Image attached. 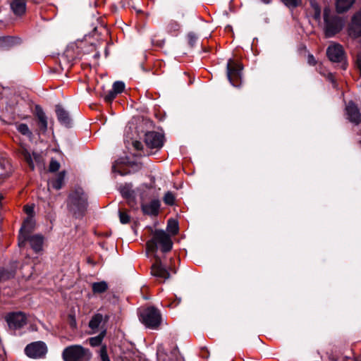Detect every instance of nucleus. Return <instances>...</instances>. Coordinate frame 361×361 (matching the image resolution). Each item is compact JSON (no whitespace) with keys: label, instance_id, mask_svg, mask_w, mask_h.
I'll return each mask as SVG.
<instances>
[{"label":"nucleus","instance_id":"nucleus-1","mask_svg":"<svg viewBox=\"0 0 361 361\" xmlns=\"http://www.w3.org/2000/svg\"><path fill=\"white\" fill-rule=\"evenodd\" d=\"M36 228L35 204L24 207V241L38 252L42 250L44 237L42 234H30Z\"/></svg>","mask_w":361,"mask_h":361},{"label":"nucleus","instance_id":"nucleus-2","mask_svg":"<svg viewBox=\"0 0 361 361\" xmlns=\"http://www.w3.org/2000/svg\"><path fill=\"white\" fill-rule=\"evenodd\" d=\"M173 243L171 237L163 230H155L153 237L147 242V249L150 252H156L158 246L161 251L168 252L172 249Z\"/></svg>","mask_w":361,"mask_h":361},{"label":"nucleus","instance_id":"nucleus-3","mask_svg":"<svg viewBox=\"0 0 361 361\" xmlns=\"http://www.w3.org/2000/svg\"><path fill=\"white\" fill-rule=\"evenodd\" d=\"M87 206V197L81 188H77L68 197V207L75 215H81Z\"/></svg>","mask_w":361,"mask_h":361},{"label":"nucleus","instance_id":"nucleus-4","mask_svg":"<svg viewBox=\"0 0 361 361\" xmlns=\"http://www.w3.org/2000/svg\"><path fill=\"white\" fill-rule=\"evenodd\" d=\"M62 357L64 361H90L92 353L80 345H72L64 348Z\"/></svg>","mask_w":361,"mask_h":361},{"label":"nucleus","instance_id":"nucleus-5","mask_svg":"<svg viewBox=\"0 0 361 361\" xmlns=\"http://www.w3.org/2000/svg\"><path fill=\"white\" fill-rule=\"evenodd\" d=\"M331 10L329 7L324 9V33L326 37H331L339 32L343 27V22L339 17L331 16Z\"/></svg>","mask_w":361,"mask_h":361},{"label":"nucleus","instance_id":"nucleus-6","mask_svg":"<svg viewBox=\"0 0 361 361\" xmlns=\"http://www.w3.org/2000/svg\"><path fill=\"white\" fill-rule=\"evenodd\" d=\"M161 317L160 312L154 307L147 308L141 314V320L148 328H158L161 323Z\"/></svg>","mask_w":361,"mask_h":361},{"label":"nucleus","instance_id":"nucleus-7","mask_svg":"<svg viewBox=\"0 0 361 361\" xmlns=\"http://www.w3.org/2000/svg\"><path fill=\"white\" fill-rule=\"evenodd\" d=\"M25 351L29 357L38 359L45 355L47 352V348L44 343L37 341L27 345Z\"/></svg>","mask_w":361,"mask_h":361},{"label":"nucleus","instance_id":"nucleus-8","mask_svg":"<svg viewBox=\"0 0 361 361\" xmlns=\"http://www.w3.org/2000/svg\"><path fill=\"white\" fill-rule=\"evenodd\" d=\"M242 66L239 64L234 63L232 59H229L227 63V77L230 82L233 86H239L238 82L241 78Z\"/></svg>","mask_w":361,"mask_h":361},{"label":"nucleus","instance_id":"nucleus-9","mask_svg":"<svg viewBox=\"0 0 361 361\" xmlns=\"http://www.w3.org/2000/svg\"><path fill=\"white\" fill-rule=\"evenodd\" d=\"M155 262L152 265L151 274L152 276L158 278L162 281H166L170 278V274L167 269L162 265L160 257L157 255H154Z\"/></svg>","mask_w":361,"mask_h":361},{"label":"nucleus","instance_id":"nucleus-10","mask_svg":"<svg viewBox=\"0 0 361 361\" xmlns=\"http://www.w3.org/2000/svg\"><path fill=\"white\" fill-rule=\"evenodd\" d=\"M326 54L329 60L332 62L341 63L344 61V51L339 44L330 45L326 50Z\"/></svg>","mask_w":361,"mask_h":361},{"label":"nucleus","instance_id":"nucleus-11","mask_svg":"<svg viewBox=\"0 0 361 361\" xmlns=\"http://www.w3.org/2000/svg\"><path fill=\"white\" fill-rule=\"evenodd\" d=\"M164 137L157 132H148L145 136V142L150 149H159L163 145Z\"/></svg>","mask_w":361,"mask_h":361},{"label":"nucleus","instance_id":"nucleus-12","mask_svg":"<svg viewBox=\"0 0 361 361\" xmlns=\"http://www.w3.org/2000/svg\"><path fill=\"white\" fill-rule=\"evenodd\" d=\"M348 34L353 38L361 36V10L353 16L348 27Z\"/></svg>","mask_w":361,"mask_h":361},{"label":"nucleus","instance_id":"nucleus-13","mask_svg":"<svg viewBox=\"0 0 361 361\" xmlns=\"http://www.w3.org/2000/svg\"><path fill=\"white\" fill-rule=\"evenodd\" d=\"M6 319L11 329H20L23 325V312L20 311L9 313Z\"/></svg>","mask_w":361,"mask_h":361},{"label":"nucleus","instance_id":"nucleus-14","mask_svg":"<svg viewBox=\"0 0 361 361\" xmlns=\"http://www.w3.org/2000/svg\"><path fill=\"white\" fill-rule=\"evenodd\" d=\"M38 121L39 130L42 133H46L48 128L47 117L39 105H35V111H32Z\"/></svg>","mask_w":361,"mask_h":361},{"label":"nucleus","instance_id":"nucleus-15","mask_svg":"<svg viewBox=\"0 0 361 361\" xmlns=\"http://www.w3.org/2000/svg\"><path fill=\"white\" fill-rule=\"evenodd\" d=\"M346 113L350 121L357 125L361 121V114L357 107L353 103H349L346 106Z\"/></svg>","mask_w":361,"mask_h":361},{"label":"nucleus","instance_id":"nucleus-16","mask_svg":"<svg viewBox=\"0 0 361 361\" xmlns=\"http://www.w3.org/2000/svg\"><path fill=\"white\" fill-rule=\"evenodd\" d=\"M73 55L71 50H66L59 57V63L62 70H68L72 66Z\"/></svg>","mask_w":361,"mask_h":361},{"label":"nucleus","instance_id":"nucleus-17","mask_svg":"<svg viewBox=\"0 0 361 361\" xmlns=\"http://www.w3.org/2000/svg\"><path fill=\"white\" fill-rule=\"evenodd\" d=\"M160 207V202L159 200H152L150 202L142 204V210L145 214L157 215Z\"/></svg>","mask_w":361,"mask_h":361},{"label":"nucleus","instance_id":"nucleus-18","mask_svg":"<svg viewBox=\"0 0 361 361\" xmlns=\"http://www.w3.org/2000/svg\"><path fill=\"white\" fill-rule=\"evenodd\" d=\"M56 113L60 123L66 126L70 127L71 125V118L69 114L60 105H56Z\"/></svg>","mask_w":361,"mask_h":361},{"label":"nucleus","instance_id":"nucleus-19","mask_svg":"<svg viewBox=\"0 0 361 361\" xmlns=\"http://www.w3.org/2000/svg\"><path fill=\"white\" fill-rule=\"evenodd\" d=\"M24 160L28 164L32 169H34L35 164H39L41 161V156L39 154L30 152L24 149Z\"/></svg>","mask_w":361,"mask_h":361},{"label":"nucleus","instance_id":"nucleus-20","mask_svg":"<svg viewBox=\"0 0 361 361\" xmlns=\"http://www.w3.org/2000/svg\"><path fill=\"white\" fill-rule=\"evenodd\" d=\"M355 0H336V8L338 13L348 11L354 4Z\"/></svg>","mask_w":361,"mask_h":361},{"label":"nucleus","instance_id":"nucleus-21","mask_svg":"<svg viewBox=\"0 0 361 361\" xmlns=\"http://www.w3.org/2000/svg\"><path fill=\"white\" fill-rule=\"evenodd\" d=\"M66 172L61 171L58 175L57 177L51 181V185L56 190H59L62 188L64 179H65Z\"/></svg>","mask_w":361,"mask_h":361},{"label":"nucleus","instance_id":"nucleus-22","mask_svg":"<svg viewBox=\"0 0 361 361\" xmlns=\"http://www.w3.org/2000/svg\"><path fill=\"white\" fill-rule=\"evenodd\" d=\"M92 289L94 293H102L108 289V284L105 281L93 283Z\"/></svg>","mask_w":361,"mask_h":361},{"label":"nucleus","instance_id":"nucleus-23","mask_svg":"<svg viewBox=\"0 0 361 361\" xmlns=\"http://www.w3.org/2000/svg\"><path fill=\"white\" fill-rule=\"evenodd\" d=\"M103 319V317L101 314H97L92 317L91 320L89 322V326L92 330L97 329L102 323Z\"/></svg>","mask_w":361,"mask_h":361},{"label":"nucleus","instance_id":"nucleus-24","mask_svg":"<svg viewBox=\"0 0 361 361\" xmlns=\"http://www.w3.org/2000/svg\"><path fill=\"white\" fill-rule=\"evenodd\" d=\"M167 231L172 235H176L178 232V224L175 219H171L168 221Z\"/></svg>","mask_w":361,"mask_h":361},{"label":"nucleus","instance_id":"nucleus-25","mask_svg":"<svg viewBox=\"0 0 361 361\" xmlns=\"http://www.w3.org/2000/svg\"><path fill=\"white\" fill-rule=\"evenodd\" d=\"M11 6L16 15H23V0H14Z\"/></svg>","mask_w":361,"mask_h":361},{"label":"nucleus","instance_id":"nucleus-26","mask_svg":"<svg viewBox=\"0 0 361 361\" xmlns=\"http://www.w3.org/2000/svg\"><path fill=\"white\" fill-rule=\"evenodd\" d=\"M15 272L13 270H8L3 267L0 268V281L13 278Z\"/></svg>","mask_w":361,"mask_h":361},{"label":"nucleus","instance_id":"nucleus-27","mask_svg":"<svg viewBox=\"0 0 361 361\" xmlns=\"http://www.w3.org/2000/svg\"><path fill=\"white\" fill-rule=\"evenodd\" d=\"M105 331L102 332L98 336L92 337L89 339L90 344L93 346H98L102 343V341L104 337Z\"/></svg>","mask_w":361,"mask_h":361},{"label":"nucleus","instance_id":"nucleus-28","mask_svg":"<svg viewBox=\"0 0 361 361\" xmlns=\"http://www.w3.org/2000/svg\"><path fill=\"white\" fill-rule=\"evenodd\" d=\"M122 195L127 198L128 200V204L130 207H133V204L134 203V197H133V192L128 189H123L121 190Z\"/></svg>","mask_w":361,"mask_h":361},{"label":"nucleus","instance_id":"nucleus-29","mask_svg":"<svg viewBox=\"0 0 361 361\" xmlns=\"http://www.w3.org/2000/svg\"><path fill=\"white\" fill-rule=\"evenodd\" d=\"M118 216L121 224H128L130 221V217L126 210H119Z\"/></svg>","mask_w":361,"mask_h":361},{"label":"nucleus","instance_id":"nucleus-30","mask_svg":"<svg viewBox=\"0 0 361 361\" xmlns=\"http://www.w3.org/2000/svg\"><path fill=\"white\" fill-rule=\"evenodd\" d=\"M287 7L294 8L301 4V0H281Z\"/></svg>","mask_w":361,"mask_h":361},{"label":"nucleus","instance_id":"nucleus-31","mask_svg":"<svg viewBox=\"0 0 361 361\" xmlns=\"http://www.w3.org/2000/svg\"><path fill=\"white\" fill-rule=\"evenodd\" d=\"M180 25L176 21H171L166 25V30L169 33H172L179 30Z\"/></svg>","mask_w":361,"mask_h":361},{"label":"nucleus","instance_id":"nucleus-32","mask_svg":"<svg viewBox=\"0 0 361 361\" xmlns=\"http://www.w3.org/2000/svg\"><path fill=\"white\" fill-rule=\"evenodd\" d=\"M175 197L171 192H167L164 197V202L169 205L174 204Z\"/></svg>","mask_w":361,"mask_h":361},{"label":"nucleus","instance_id":"nucleus-33","mask_svg":"<svg viewBox=\"0 0 361 361\" xmlns=\"http://www.w3.org/2000/svg\"><path fill=\"white\" fill-rule=\"evenodd\" d=\"M312 8L313 11L314 18L317 20H319L321 16V10L319 6L315 3H312Z\"/></svg>","mask_w":361,"mask_h":361},{"label":"nucleus","instance_id":"nucleus-34","mask_svg":"<svg viewBox=\"0 0 361 361\" xmlns=\"http://www.w3.org/2000/svg\"><path fill=\"white\" fill-rule=\"evenodd\" d=\"M125 85L123 82L116 81L113 85V90L117 94H119L123 91Z\"/></svg>","mask_w":361,"mask_h":361},{"label":"nucleus","instance_id":"nucleus-35","mask_svg":"<svg viewBox=\"0 0 361 361\" xmlns=\"http://www.w3.org/2000/svg\"><path fill=\"white\" fill-rule=\"evenodd\" d=\"M99 355L102 361H110L107 354V348L106 345H102L99 350Z\"/></svg>","mask_w":361,"mask_h":361},{"label":"nucleus","instance_id":"nucleus-36","mask_svg":"<svg viewBox=\"0 0 361 361\" xmlns=\"http://www.w3.org/2000/svg\"><path fill=\"white\" fill-rule=\"evenodd\" d=\"M60 168V164L56 160H51L49 164V171L51 172H55L58 171Z\"/></svg>","mask_w":361,"mask_h":361},{"label":"nucleus","instance_id":"nucleus-37","mask_svg":"<svg viewBox=\"0 0 361 361\" xmlns=\"http://www.w3.org/2000/svg\"><path fill=\"white\" fill-rule=\"evenodd\" d=\"M117 95V93L114 92V90H110L108 92V93L104 96V99L107 102H111L113 101V99L116 97Z\"/></svg>","mask_w":361,"mask_h":361},{"label":"nucleus","instance_id":"nucleus-38","mask_svg":"<svg viewBox=\"0 0 361 361\" xmlns=\"http://www.w3.org/2000/svg\"><path fill=\"white\" fill-rule=\"evenodd\" d=\"M24 135H26L30 141L32 142L34 140V135L32 131L29 129L28 126L24 124Z\"/></svg>","mask_w":361,"mask_h":361},{"label":"nucleus","instance_id":"nucleus-39","mask_svg":"<svg viewBox=\"0 0 361 361\" xmlns=\"http://www.w3.org/2000/svg\"><path fill=\"white\" fill-rule=\"evenodd\" d=\"M189 44L192 47L197 39V37L195 33L190 32L188 35Z\"/></svg>","mask_w":361,"mask_h":361},{"label":"nucleus","instance_id":"nucleus-40","mask_svg":"<svg viewBox=\"0 0 361 361\" xmlns=\"http://www.w3.org/2000/svg\"><path fill=\"white\" fill-rule=\"evenodd\" d=\"M23 245V224L18 230V245L20 247Z\"/></svg>","mask_w":361,"mask_h":361},{"label":"nucleus","instance_id":"nucleus-41","mask_svg":"<svg viewBox=\"0 0 361 361\" xmlns=\"http://www.w3.org/2000/svg\"><path fill=\"white\" fill-rule=\"evenodd\" d=\"M133 146L137 150H141L143 148L142 142L137 140L133 142Z\"/></svg>","mask_w":361,"mask_h":361},{"label":"nucleus","instance_id":"nucleus-42","mask_svg":"<svg viewBox=\"0 0 361 361\" xmlns=\"http://www.w3.org/2000/svg\"><path fill=\"white\" fill-rule=\"evenodd\" d=\"M307 61H308V63L310 64V65H315L316 64V61L314 58V56L312 55H309L308 56V59H307Z\"/></svg>","mask_w":361,"mask_h":361},{"label":"nucleus","instance_id":"nucleus-43","mask_svg":"<svg viewBox=\"0 0 361 361\" xmlns=\"http://www.w3.org/2000/svg\"><path fill=\"white\" fill-rule=\"evenodd\" d=\"M329 359L330 361H338V357L334 356L333 354H330L329 355Z\"/></svg>","mask_w":361,"mask_h":361},{"label":"nucleus","instance_id":"nucleus-44","mask_svg":"<svg viewBox=\"0 0 361 361\" xmlns=\"http://www.w3.org/2000/svg\"><path fill=\"white\" fill-rule=\"evenodd\" d=\"M17 130L19 133H23V124L18 125Z\"/></svg>","mask_w":361,"mask_h":361},{"label":"nucleus","instance_id":"nucleus-45","mask_svg":"<svg viewBox=\"0 0 361 361\" xmlns=\"http://www.w3.org/2000/svg\"><path fill=\"white\" fill-rule=\"evenodd\" d=\"M342 68H343V69H345V68H346V64H345V63L342 64Z\"/></svg>","mask_w":361,"mask_h":361},{"label":"nucleus","instance_id":"nucleus-46","mask_svg":"<svg viewBox=\"0 0 361 361\" xmlns=\"http://www.w3.org/2000/svg\"><path fill=\"white\" fill-rule=\"evenodd\" d=\"M30 327L32 328V329L36 330V328H34V326L32 325H30Z\"/></svg>","mask_w":361,"mask_h":361},{"label":"nucleus","instance_id":"nucleus-47","mask_svg":"<svg viewBox=\"0 0 361 361\" xmlns=\"http://www.w3.org/2000/svg\"><path fill=\"white\" fill-rule=\"evenodd\" d=\"M23 324H24V325H25V324H26V322H25V317H24V322H23Z\"/></svg>","mask_w":361,"mask_h":361},{"label":"nucleus","instance_id":"nucleus-48","mask_svg":"<svg viewBox=\"0 0 361 361\" xmlns=\"http://www.w3.org/2000/svg\"><path fill=\"white\" fill-rule=\"evenodd\" d=\"M329 77H330V78H331V79L333 76H332V75L331 74V75H329Z\"/></svg>","mask_w":361,"mask_h":361}]
</instances>
